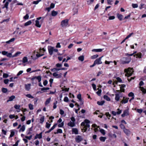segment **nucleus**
<instances>
[{"label": "nucleus", "mask_w": 146, "mask_h": 146, "mask_svg": "<svg viewBox=\"0 0 146 146\" xmlns=\"http://www.w3.org/2000/svg\"><path fill=\"white\" fill-rule=\"evenodd\" d=\"M29 108L31 110H32L33 109V105L31 104H29Z\"/></svg>", "instance_id": "5fc2aeb1"}, {"label": "nucleus", "mask_w": 146, "mask_h": 146, "mask_svg": "<svg viewBox=\"0 0 146 146\" xmlns=\"http://www.w3.org/2000/svg\"><path fill=\"white\" fill-rule=\"evenodd\" d=\"M9 4V2L8 1H7L6 2V3H5V4L4 7H3V8L4 9L5 8H6L7 9L8 8V7Z\"/></svg>", "instance_id": "c85d7f7f"}, {"label": "nucleus", "mask_w": 146, "mask_h": 146, "mask_svg": "<svg viewBox=\"0 0 146 146\" xmlns=\"http://www.w3.org/2000/svg\"><path fill=\"white\" fill-rule=\"evenodd\" d=\"M92 88H93V89L95 91L96 90V85L94 84H92Z\"/></svg>", "instance_id": "6e6d98bb"}, {"label": "nucleus", "mask_w": 146, "mask_h": 146, "mask_svg": "<svg viewBox=\"0 0 146 146\" xmlns=\"http://www.w3.org/2000/svg\"><path fill=\"white\" fill-rule=\"evenodd\" d=\"M83 139L82 137L80 135L77 136L75 138V140L77 143H79Z\"/></svg>", "instance_id": "6e6552de"}, {"label": "nucleus", "mask_w": 146, "mask_h": 146, "mask_svg": "<svg viewBox=\"0 0 146 146\" xmlns=\"http://www.w3.org/2000/svg\"><path fill=\"white\" fill-rule=\"evenodd\" d=\"M129 114V111L128 110H125L123 113L121 115L122 117H124L125 116H127Z\"/></svg>", "instance_id": "f8f14e48"}, {"label": "nucleus", "mask_w": 146, "mask_h": 146, "mask_svg": "<svg viewBox=\"0 0 146 146\" xmlns=\"http://www.w3.org/2000/svg\"><path fill=\"white\" fill-rule=\"evenodd\" d=\"M51 125V124L50 123H49L48 122H46V127L47 128H49L50 127Z\"/></svg>", "instance_id": "58836bf2"}, {"label": "nucleus", "mask_w": 146, "mask_h": 146, "mask_svg": "<svg viewBox=\"0 0 146 146\" xmlns=\"http://www.w3.org/2000/svg\"><path fill=\"white\" fill-rule=\"evenodd\" d=\"M2 92L4 93H5L7 91V88H3L2 90Z\"/></svg>", "instance_id": "09e8293b"}, {"label": "nucleus", "mask_w": 146, "mask_h": 146, "mask_svg": "<svg viewBox=\"0 0 146 146\" xmlns=\"http://www.w3.org/2000/svg\"><path fill=\"white\" fill-rule=\"evenodd\" d=\"M124 97L123 98V99L122 100L121 102V103L122 104H125L127 102L129 98H126L124 99Z\"/></svg>", "instance_id": "6ab92c4d"}, {"label": "nucleus", "mask_w": 146, "mask_h": 146, "mask_svg": "<svg viewBox=\"0 0 146 146\" xmlns=\"http://www.w3.org/2000/svg\"><path fill=\"white\" fill-rule=\"evenodd\" d=\"M40 123H42L44 121V116L42 117L40 119Z\"/></svg>", "instance_id": "a19ab883"}, {"label": "nucleus", "mask_w": 146, "mask_h": 146, "mask_svg": "<svg viewBox=\"0 0 146 146\" xmlns=\"http://www.w3.org/2000/svg\"><path fill=\"white\" fill-rule=\"evenodd\" d=\"M94 0H87V2L88 5H90L92 3Z\"/></svg>", "instance_id": "72a5a7b5"}, {"label": "nucleus", "mask_w": 146, "mask_h": 146, "mask_svg": "<svg viewBox=\"0 0 146 146\" xmlns=\"http://www.w3.org/2000/svg\"><path fill=\"white\" fill-rule=\"evenodd\" d=\"M117 16L118 18L120 21L122 20L123 17V16L122 15L117 14Z\"/></svg>", "instance_id": "5701e85b"}, {"label": "nucleus", "mask_w": 146, "mask_h": 146, "mask_svg": "<svg viewBox=\"0 0 146 146\" xmlns=\"http://www.w3.org/2000/svg\"><path fill=\"white\" fill-rule=\"evenodd\" d=\"M15 40V38H12L10 39L8 41H7L6 42V43L7 44H10V43L14 41Z\"/></svg>", "instance_id": "b1692460"}, {"label": "nucleus", "mask_w": 146, "mask_h": 146, "mask_svg": "<svg viewBox=\"0 0 146 146\" xmlns=\"http://www.w3.org/2000/svg\"><path fill=\"white\" fill-rule=\"evenodd\" d=\"M136 111L137 112L139 113H141L142 112L143 110L141 109H137L136 110Z\"/></svg>", "instance_id": "4d7b16f0"}, {"label": "nucleus", "mask_w": 146, "mask_h": 146, "mask_svg": "<svg viewBox=\"0 0 146 146\" xmlns=\"http://www.w3.org/2000/svg\"><path fill=\"white\" fill-rule=\"evenodd\" d=\"M51 98H50L47 99L45 103V105H47L51 101Z\"/></svg>", "instance_id": "393cba45"}, {"label": "nucleus", "mask_w": 146, "mask_h": 146, "mask_svg": "<svg viewBox=\"0 0 146 146\" xmlns=\"http://www.w3.org/2000/svg\"><path fill=\"white\" fill-rule=\"evenodd\" d=\"M132 7L134 8H137L138 7V5L136 4L133 3L132 4Z\"/></svg>", "instance_id": "ea45409f"}, {"label": "nucleus", "mask_w": 146, "mask_h": 146, "mask_svg": "<svg viewBox=\"0 0 146 146\" xmlns=\"http://www.w3.org/2000/svg\"><path fill=\"white\" fill-rule=\"evenodd\" d=\"M36 79L38 80V82H40L41 80V78L40 76H37Z\"/></svg>", "instance_id": "37998d69"}, {"label": "nucleus", "mask_w": 146, "mask_h": 146, "mask_svg": "<svg viewBox=\"0 0 146 146\" xmlns=\"http://www.w3.org/2000/svg\"><path fill=\"white\" fill-rule=\"evenodd\" d=\"M31 84H25V89L27 91H29L31 88Z\"/></svg>", "instance_id": "9b49d317"}, {"label": "nucleus", "mask_w": 146, "mask_h": 146, "mask_svg": "<svg viewBox=\"0 0 146 146\" xmlns=\"http://www.w3.org/2000/svg\"><path fill=\"white\" fill-rule=\"evenodd\" d=\"M58 14V12L54 10L52 11L51 15L52 16H55Z\"/></svg>", "instance_id": "412c9836"}, {"label": "nucleus", "mask_w": 146, "mask_h": 146, "mask_svg": "<svg viewBox=\"0 0 146 146\" xmlns=\"http://www.w3.org/2000/svg\"><path fill=\"white\" fill-rule=\"evenodd\" d=\"M69 20L68 19H66L62 20L61 22V25L62 27H66L68 24Z\"/></svg>", "instance_id": "20e7f679"}, {"label": "nucleus", "mask_w": 146, "mask_h": 146, "mask_svg": "<svg viewBox=\"0 0 146 146\" xmlns=\"http://www.w3.org/2000/svg\"><path fill=\"white\" fill-rule=\"evenodd\" d=\"M68 125L71 127H73L75 126V123L74 122L70 121L68 124Z\"/></svg>", "instance_id": "2eb2a0df"}, {"label": "nucleus", "mask_w": 146, "mask_h": 146, "mask_svg": "<svg viewBox=\"0 0 146 146\" xmlns=\"http://www.w3.org/2000/svg\"><path fill=\"white\" fill-rule=\"evenodd\" d=\"M131 60V57H124L120 60L121 63L123 64L129 63Z\"/></svg>", "instance_id": "f03ea898"}, {"label": "nucleus", "mask_w": 146, "mask_h": 146, "mask_svg": "<svg viewBox=\"0 0 146 146\" xmlns=\"http://www.w3.org/2000/svg\"><path fill=\"white\" fill-rule=\"evenodd\" d=\"M98 56V54H96L94 55L91 56V58L92 59H95L97 58Z\"/></svg>", "instance_id": "e433bc0d"}, {"label": "nucleus", "mask_w": 146, "mask_h": 146, "mask_svg": "<svg viewBox=\"0 0 146 146\" xmlns=\"http://www.w3.org/2000/svg\"><path fill=\"white\" fill-rule=\"evenodd\" d=\"M35 26L39 28L41 26V24H40V23L38 21L36 20L35 21Z\"/></svg>", "instance_id": "dca6fc26"}, {"label": "nucleus", "mask_w": 146, "mask_h": 146, "mask_svg": "<svg viewBox=\"0 0 146 146\" xmlns=\"http://www.w3.org/2000/svg\"><path fill=\"white\" fill-rule=\"evenodd\" d=\"M42 133L41 132L39 134H37L35 136V139H36L37 138L40 139L42 138Z\"/></svg>", "instance_id": "9d476101"}, {"label": "nucleus", "mask_w": 146, "mask_h": 146, "mask_svg": "<svg viewBox=\"0 0 146 146\" xmlns=\"http://www.w3.org/2000/svg\"><path fill=\"white\" fill-rule=\"evenodd\" d=\"M28 61V59L27 57H24L23 58L22 62L23 63H25Z\"/></svg>", "instance_id": "a878e982"}, {"label": "nucleus", "mask_w": 146, "mask_h": 146, "mask_svg": "<svg viewBox=\"0 0 146 146\" xmlns=\"http://www.w3.org/2000/svg\"><path fill=\"white\" fill-rule=\"evenodd\" d=\"M41 0H37L36 1H34L33 2V4H37Z\"/></svg>", "instance_id": "8fccbe9b"}, {"label": "nucleus", "mask_w": 146, "mask_h": 146, "mask_svg": "<svg viewBox=\"0 0 146 146\" xmlns=\"http://www.w3.org/2000/svg\"><path fill=\"white\" fill-rule=\"evenodd\" d=\"M115 100L117 101H118L120 98V96L119 94H116L115 95Z\"/></svg>", "instance_id": "bb28decb"}, {"label": "nucleus", "mask_w": 146, "mask_h": 146, "mask_svg": "<svg viewBox=\"0 0 146 146\" xmlns=\"http://www.w3.org/2000/svg\"><path fill=\"white\" fill-rule=\"evenodd\" d=\"M14 107L15 109L18 110L19 109L20 106L19 105L16 104L14 106Z\"/></svg>", "instance_id": "4c0bfd02"}, {"label": "nucleus", "mask_w": 146, "mask_h": 146, "mask_svg": "<svg viewBox=\"0 0 146 146\" xmlns=\"http://www.w3.org/2000/svg\"><path fill=\"white\" fill-rule=\"evenodd\" d=\"M103 49H94L92 50V51L93 52H101L103 50Z\"/></svg>", "instance_id": "ddd939ff"}, {"label": "nucleus", "mask_w": 146, "mask_h": 146, "mask_svg": "<svg viewBox=\"0 0 146 146\" xmlns=\"http://www.w3.org/2000/svg\"><path fill=\"white\" fill-rule=\"evenodd\" d=\"M123 131L125 133L127 136L129 135L131 133V131L127 129L126 128H124L123 129Z\"/></svg>", "instance_id": "1a4fd4ad"}, {"label": "nucleus", "mask_w": 146, "mask_h": 146, "mask_svg": "<svg viewBox=\"0 0 146 146\" xmlns=\"http://www.w3.org/2000/svg\"><path fill=\"white\" fill-rule=\"evenodd\" d=\"M124 71L125 72H126L125 76L127 77L131 76L133 71V68H129L128 69H125Z\"/></svg>", "instance_id": "7ed1b4c3"}, {"label": "nucleus", "mask_w": 146, "mask_h": 146, "mask_svg": "<svg viewBox=\"0 0 146 146\" xmlns=\"http://www.w3.org/2000/svg\"><path fill=\"white\" fill-rule=\"evenodd\" d=\"M98 91L96 92L98 96H100L102 92V90L101 89L99 90V88H98Z\"/></svg>", "instance_id": "de8ad7c7"}, {"label": "nucleus", "mask_w": 146, "mask_h": 146, "mask_svg": "<svg viewBox=\"0 0 146 146\" xmlns=\"http://www.w3.org/2000/svg\"><path fill=\"white\" fill-rule=\"evenodd\" d=\"M2 54L3 55H6L7 57L11 58L12 56V54L11 53H8V52L3 51L1 52Z\"/></svg>", "instance_id": "39448f33"}, {"label": "nucleus", "mask_w": 146, "mask_h": 146, "mask_svg": "<svg viewBox=\"0 0 146 146\" xmlns=\"http://www.w3.org/2000/svg\"><path fill=\"white\" fill-rule=\"evenodd\" d=\"M77 98L79 99V100H81L82 98H81V96L80 94H79L77 96Z\"/></svg>", "instance_id": "13d9d810"}, {"label": "nucleus", "mask_w": 146, "mask_h": 146, "mask_svg": "<svg viewBox=\"0 0 146 146\" xmlns=\"http://www.w3.org/2000/svg\"><path fill=\"white\" fill-rule=\"evenodd\" d=\"M26 96L29 98H33L34 97L31 94H27L26 95Z\"/></svg>", "instance_id": "a18cd8bd"}, {"label": "nucleus", "mask_w": 146, "mask_h": 146, "mask_svg": "<svg viewBox=\"0 0 146 146\" xmlns=\"http://www.w3.org/2000/svg\"><path fill=\"white\" fill-rule=\"evenodd\" d=\"M100 139L101 141H104L106 139V138L105 137H100Z\"/></svg>", "instance_id": "f704fd0d"}, {"label": "nucleus", "mask_w": 146, "mask_h": 146, "mask_svg": "<svg viewBox=\"0 0 146 146\" xmlns=\"http://www.w3.org/2000/svg\"><path fill=\"white\" fill-rule=\"evenodd\" d=\"M48 49L49 53L50 55H52L53 54L54 52V47L51 46H48Z\"/></svg>", "instance_id": "0eeeda50"}, {"label": "nucleus", "mask_w": 146, "mask_h": 146, "mask_svg": "<svg viewBox=\"0 0 146 146\" xmlns=\"http://www.w3.org/2000/svg\"><path fill=\"white\" fill-rule=\"evenodd\" d=\"M128 96L129 97H134V94L132 92H130Z\"/></svg>", "instance_id": "603ef678"}, {"label": "nucleus", "mask_w": 146, "mask_h": 146, "mask_svg": "<svg viewBox=\"0 0 146 146\" xmlns=\"http://www.w3.org/2000/svg\"><path fill=\"white\" fill-rule=\"evenodd\" d=\"M90 121L88 119H86L84 122H82L81 123L82 126V131L85 132L86 131L88 128L90 127L89 123Z\"/></svg>", "instance_id": "f257e3e1"}, {"label": "nucleus", "mask_w": 146, "mask_h": 146, "mask_svg": "<svg viewBox=\"0 0 146 146\" xmlns=\"http://www.w3.org/2000/svg\"><path fill=\"white\" fill-rule=\"evenodd\" d=\"M103 57V56H102V57L96 59L94 61L95 63H96V64H102V62L101 61V60Z\"/></svg>", "instance_id": "423d86ee"}, {"label": "nucleus", "mask_w": 146, "mask_h": 146, "mask_svg": "<svg viewBox=\"0 0 146 146\" xmlns=\"http://www.w3.org/2000/svg\"><path fill=\"white\" fill-rule=\"evenodd\" d=\"M142 54L141 53H138L135 55L137 56L136 58H141V57Z\"/></svg>", "instance_id": "473e14b6"}, {"label": "nucleus", "mask_w": 146, "mask_h": 146, "mask_svg": "<svg viewBox=\"0 0 146 146\" xmlns=\"http://www.w3.org/2000/svg\"><path fill=\"white\" fill-rule=\"evenodd\" d=\"M104 98L106 100L108 101H109L110 100V98L107 96L104 95Z\"/></svg>", "instance_id": "2f4dec72"}, {"label": "nucleus", "mask_w": 146, "mask_h": 146, "mask_svg": "<svg viewBox=\"0 0 146 146\" xmlns=\"http://www.w3.org/2000/svg\"><path fill=\"white\" fill-rule=\"evenodd\" d=\"M21 53V52H17L14 55H12L11 57H17L19 56L20 54Z\"/></svg>", "instance_id": "f3484780"}, {"label": "nucleus", "mask_w": 146, "mask_h": 146, "mask_svg": "<svg viewBox=\"0 0 146 146\" xmlns=\"http://www.w3.org/2000/svg\"><path fill=\"white\" fill-rule=\"evenodd\" d=\"M49 89V88H42L41 89V91H46Z\"/></svg>", "instance_id": "c03bdc74"}, {"label": "nucleus", "mask_w": 146, "mask_h": 146, "mask_svg": "<svg viewBox=\"0 0 146 146\" xmlns=\"http://www.w3.org/2000/svg\"><path fill=\"white\" fill-rule=\"evenodd\" d=\"M62 133V130L61 129H58L57 131L56 132H55V134H56L58 133Z\"/></svg>", "instance_id": "c9c22d12"}, {"label": "nucleus", "mask_w": 146, "mask_h": 146, "mask_svg": "<svg viewBox=\"0 0 146 146\" xmlns=\"http://www.w3.org/2000/svg\"><path fill=\"white\" fill-rule=\"evenodd\" d=\"M57 125L56 124H54L53 126L50 129V130H52L53 129H54L56 127Z\"/></svg>", "instance_id": "e2e57ef3"}, {"label": "nucleus", "mask_w": 146, "mask_h": 146, "mask_svg": "<svg viewBox=\"0 0 146 146\" xmlns=\"http://www.w3.org/2000/svg\"><path fill=\"white\" fill-rule=\"evenodd\" d=\"M25 129V125H23L20 128L19 131L24 132Z\"/></svg>", "instance_id": "a211bd4d"}, {"label": "nucleus", "mask_w": 146, "mask_h": 146, "mask_svg": "<svg viewBox=\"0 0 146 146\" xmlns=\"http://www.w3.org/2000/svg\"><path fill=\"white\" fill-rule=\"evenodd\" d=\"M69 88H62V91H64L66 92H68L69 91Z\"/></svg>", "instance_id": "3c124183"}, {"label": "nucleus", "mask_w": 146, "mask_h": 146, "mask_svg": "<svg viewBox=\"0 0 146 146\" xmlns=\"http://www.w3.org/2000/svg\"><path fill=\"white\" fill-rule=\"evenodd\" d=\"M32 23V22L30 20L27 21V22H26L25 24V26H27L30 25V24H31Z\"/></svg>", "instance_id": "c756f323"}, {"label": "nucleus", "mask_w": 146, "mask_h": 146, "mask_svg": "<svg viewBox=\"0 0 146 146\" xmlns=\"http://www.w3.org/2000/svg\"><path fill=\"white\" fill-rule=\"evenodd\" d=\"M78 59L81 61H83L84 60V57L83 56H81L78 57Z\"/></svg>", "instance_id": "cd10ccee"}, {"label": "nucleus", "mask_w": 146, "mask_h": 146, "mask_svg": "<svg viewBox=\"0 0 146 146\" xmlns=\"http://www.w3.org/2000/svg\"><path fill=\"white\" fill-rule=\"evenodd\" d=\"M64 101L65 102H67L69 101V99L67 97H65L64 99Z\"/></svg>", "instance_id": "bf43d9fd"}, {"label": "nucleus", "mask_w": 146, "mask_h": 146, "mask_svg": "<svg viewBox=\"0 0 146 146\" xmlns=\"http://www.w3.org/2000/svg\"><path fill=\"white\" fill-rule=\"evenodd\" d=\"M15 98V96H12L10 97L9 99L7 100V102H8L9 101H11L13 100Z\"/></svg>", "instance_id": "aec40b11"}, {"label": "nucleus", "mask_w": 146, "mask_h": 146, "mask_svg": "<svg viewBox=\"0 0 146 146\" xmlns=\"http://www.w3.org/2000/svg\"><path fill=\"white\" fill-rule=\"evenodd\" d=\"M92 127L94 128V131L95 132H97L99 130L98 128L99 127H98L97 125L95 124H93L92 125Z\"/></svg>", "instance_id": "4468645a"}, {"label": "nucleus", "mask_w": 146, "mask_h": 146, "mask_svg": "<svg viewBox=\"0 0 146 146\" xmlns=\"http://www.w3.org/2000/svg\"><path fill=\"white\" fill-rule=\"evenodd\" d=\"M113 1L112 0H107V3L109 5H111Z\"/></svg>", "instance_id": "0e129e2a"}, {"label": "nucleus", "mask_w": 146, "mask_h": 146, "mask_svg": "<svg viewBox=\"0 0 146 146\" xmlns=\"http://www.w3.org/2000/svg\"><path fill=\"white\" fill-rule=\"evenodd\" d=\"M56 47L57 48H60L61 47V46L60 44V43L59 42L57 43V44L56 46Z\"/></svg>", "instance_id": "774afa93"}, {"label": "nucleus", "mask_w": 146, "mask_h": 146, "mask_svg": "<svg viewBox=\"0 0 146 146\" xmlns=\"http://www.w3.org/2000/svg\"><path fill=\"white\" fill-rule=\"evenodd\" d=\"M72 131L75 134H77L78 133V129L76 128H73L72 129Z\"/></svg>", "instance_id": "4be33fe9"}, {"label": "nucleus", "mask_w": 146, "mask_h": 146, "mask_svg": "<svg viewBox=\"0 0 146 146\" xmlns=\"http://www.w3.org/2000/svg\"><path fill=\"white\" fill-rule=\"evenodd\" d=\"M15 134V132L14 131H12L11 132V134L10 135V137H13Z\"/></svg>", "instance_id": "864d4df0"}, {"label": "nucleus", "mask_w": 146, "mask_h": 146, "mask_svg": "<svg viewBox=\"0 0 146 146\" xmlns=\"http://www.w3.org/2000/svg\"><path fill=\"white\" fill-rule=\"evenodd\" d=\"M105 102L104 101H102L101 102L98 101L97 102V104L99 105H102Z\"/></svg>", "instance_id": "7c9ffc66"}, {"label": "nucleus", "mask_w": 146, "mask_h": 146, "mask_svg": "<svg viewBox=\"0 0 146 146\" xmlns=\"http://www.w3.org/2000/svg\"><path fill=\"white\" fill-rule=\"evenodd\" d=\"M133 33H130L129 35H128L125 38V39H127L133 35Z\"/></svg>", "instance_id": "49530a36"}, {"label": "nucleus", "mask_w": 146, "mask_h": 146, "mask_svg": "<svg viewBox=\"0 0 146 146\" xmlns=\"http://www.w3.org/2000/svg\"><path fill=\"white\" fill-rule=\"evenodd\" d=\"M100 131L103 135H104L106 134L105 131L103 129H100Z\"/></svg>", "instance_id": "79ce46f5"}, {"label": "nucleus", "mask_w": 146, "mask_h": 146, "mask_svg": "<svg viewBox=\"0 0 146 146\" xmlns=\"http://www.w3.org/2000/svg\"><path fill=\"white\" fill-rule=\"evenodd\" d=\"M32 137V135H31L29 136H25V137L29 140H31Z\"/></svg>", "instance_id": "69168bd1"}, {"label": "nucleus", "mask_w": 146, "mask_h": 146, "mask_svg": "<svg viewBox=\"0 0 146 146\" xmlns=\"http://www.w3.org/2000/svg\"><path fill=\"white\" fill-rule=\"evenodd\" d=\"M8 75L7 74L5 73L3 74V78H7L8 77Z\"/></svg>", "instance_id": "680f3d73"}, {"label": "nucleus", "mask_w": 146, "mask_h": 146, "mask_svg": "<svg viewBox=\"0 0 146 146\" xmlns=\"http://www.w3.org/2000/svg\"><path fill=\"white\" fill-rule=\"evenodd\" d=\"M29 15L28 14H27L25 16L23 17V18L25 19H29Z\"/></svg>", "instance_id": "052dcab7"}, {"label": "nucleus", "mask_w": 146, "mask_h": 146, "mask_svg": "<svg viewBox=\"0 0 146 146\" xmlns=\"http://www.w3.org/2000/svg\"><path fill=\"white\" fill-rule=\"evenodd\" d=\"M9 80L8 79H5L4 80V82L5 84H7L8 83Z\"/></svg>", "instance_id": "338daca9"}]
</instances>
